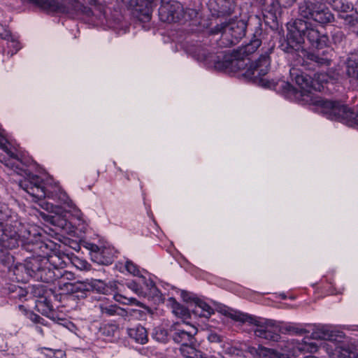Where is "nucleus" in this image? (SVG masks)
Segmentation results:
<instances>
[{"label": "nucleus", "instance_id": "19", "mask_svg": "<svg viewBox=\"0 0 358 358\" xmlns=\"http://www.w3.org/2000/svg\"><path fill=\"white\" fill-rule=\"evenodd\" d=\"M42 287H38V299L36 301V307L39 312L42 314L49 316L53 310V306L50 301V299L47 296L40 295L41 289Z\"/></svg>", "mask_w": 358, "mask_h": 358}, {"label": "nucleus", "instance_id": "22", "mask_svg": "<svg viewBox=\"0 0 358 358\" xmlns=\"http://www.w3.org/2000/svg\"><path fill=\"white\" fill-rule=\"evenodd\" d=\"M145 10H140L141 13H138L137 17L141 21H149L151 19V15L153 9L156 7V0H145Z\"/></svg>", "mask_w": 358, "mask_h": 358}, {"label": "nucleus", "instance_id": "15", "mask_svg": "<svg viewBox=\"0 0 358 358\" xmlns=\"http://www.w3.org/2000/svg\"><path fill=\"white\" fill-rule=\"evenodd\" d=\"M208 6L210 12L217 16L231 13L233 10L230 0H209Z\"/></svg>", "mask_w": 358, "mask_h": 358}, {"label": "nucleus", "instance_id": "42", "mask_svg": "<svg viewBox=\"0 0 358 358\" xmlns=\"http://www.w3.org/2000/svg\"><path fill=\"white\" fill-rule=\"evenodd\" d=\"M181 296L185 301H187V302L192 301L193 302L194 298H191V296H189L188 293H187L186 292H182Z\"/></svg>", "mask_w": 358, "mask_h": 358}, {"label": "nucleus", "instance_id": "48", "mask_svg": "<svg viewBox=\"0 0 358 358\" xmlns=\"http://www.w3.org/2000/svg\"><path fill=\"white\" fill-rule=\"evenodd\" d=\"M20 292H24V290H22V289H20ZM20 296H26V294L22 293V294H20Z\"/></svg>", "mask_w": 358, "mask_h": 358}, {"label": "nucleus", "instance_id": "23", "mask_svg": "<svg viewBox=\"0 0 358 358\" xmlns=\"http://www.w3.org/2000/svg\"><path fill=\"white\" fill-rule=\"evenodd\" d=\"M331 4L334 10L341 13V14H345L354 8L352 3L348 0H333Z\"/></svg>", "mask_w": 358, "mask_h": 358}, {"label": "nucleus", "instance_id": "27", "mask_svg": "<svg viewBox=\"0 0 358 358\" xmlns=\"http://www.w3.org/2000/svg\"><path fill=\"white\" fill-rule=\"evenodd\" d=\"M114 299L116 301L124 305H135L141 308H144L143 303L133 297H127L122 294H115Z\"/></svg>", "mask_w": 358, "mask_h": 358}, {"label": "nucleus", "instance_id": "12", "mask_svg": "<svg viewBox=\"0 0 358 358\" xmlns=\"http://www.w3.org/2000/svg\"><path fill=\"white\" fill-rule=\"evenodd\" d=\"M54 3L50 4L52 8H41L48 13H66L71 15H75L81 10L82 5L78 0H65L64 3H59L57 0H53Z\"/></svg>", "mask_w": 358, "mask_h": 358}, {"label": "nucleus", "instance_id": "2", "mask_svg": "<svg viewBox=\"0 0 358 358\" xmlns=\"http://www.w3.org/2000/svg\"><path fill=\"white\" fill-rule=\"evenodd\" d=\"M29 250L37 255L28 257L24 264L15 266L13 273L17 280L26 282L29 278H33L47 283L52 282L55 276L52 273L54 266L64 264L59 255L55 252L49 254L52 246L42 241H37Z\"/></svg>", "mask_w": 358, "mask_h": 358}, {"label": "nucleus", "instance_id": "39", "mask_svg": "<svg viewBox=\"0 0 358 358\" xmlns=\"http://www.w3.org/2000/svg\"><path fill=\"white\" fill-rule=\"evenodd\" d=\"M29 319L31 321H32L33 322L36 323V324H44V319L42 318L41 316H39L38 315H36L35 313H31L29 315Z\"/></svg>", "mask_w": 358, "mask_h": 358}, {"label": "nucleus", "instance_id": "44", "mask_svg": "<svg viewBox=\"0 0 358 358\" xmlns=\"http://www.w3.org/2000/svg\"><path fill=\"white\" fill-rule=\"evenodd\" d=\"M315 3L317 4H324L325 3H331V0H314Z\"/></svg>", "mask_w": 358, "mask_h": 358}, {"label": "nucleus", "instance_id": "9", "mask_svg": "<svg viewBox=\"0 0 358 358\" xmlns=\"http://www.w3.org/2000/svg\"><path fill=\"white\" fill-rule=\"evenodd\" d=\"M246 24L242 20L222 23L212 28L213 34H222V44L229 46L236 44L245 34Z\"/></svg>", "mask_w": 358, "mask_h": 358}, {"label": "nucleus", "instance_id": "18", "mask_svg": "<svg viewBox=\"0 0 358 358\" xmlns=\"http://www.w3.org/2000/svg\"><path fill=\"white\" fill-rule=\"evenodd\" d=\"M129 336L136 343L145 344L148 342V332L145 327L141 325H136L127 330Z\"/></svg>", "mask_w": 358, "mask_h": 358}, {"label": "nucleus", "instance_id": "40", "mask_svg": "<svg viewBox=\"0 0 358 358\" xmlns=\"http://www.w3.org/2000/svg\"><path fill=\"white\" fill-rule=\"evenodd\" d=\"M1 148L5 151L11 158L18 159V157L16 154L13 152L10 149H8V146L5 144L0 143Z\"/></svg>", "mask_w": 358, "mask_h": 358}, {"label": "nucleus", "instance_id": "3", "mask_svg": "<svg viewBox=\"0 0 358 358\" xmlns=\"http://www.w3.org/2000/svg\"><path fill=\"white\" fill-rule=\"evenodd\" d=\"M290 71L292 76L295 75L294 81L301 90L303 100L314 108L313 110L325 115L328 119L340 121H347L358 125V114H355L348 106L340 102L322 99L311 92L312 89H316L313 85L311 78L305 74Z\"/></svg>", "mask_w": 358, "mask_h": 358}, {"label": "nucleus", "instance_id": "46", "mask_svg": "<svg viewBox=\"0 0 358 358\" xmlns=\"http://www.w3.org/2000/svg\"><path fill=\"white\" fill-rule=\"evenodd\" d=\"M96 3V0H89V3L91 5H95Z\"/></svg>", "mask_w": 358, "mask_h": 358}, {"label": "nucleus", "instance_id": "37", "mask_svg": "<svg viewBox=\"0 0 358 358\" xmlns=\"http://www.w3.org/2000/svg\"><path fill=\"white\" fill-rule=\"evenodd\" d=\"M308 57L310 60L314 61L319 65L328 66L330 64V61L327 58L320 57L319 55H309Z\"/></svg>", "mask_w": 358, "mask_h": 358}, {"label": "nucleus", "instance_id": "32", "mask_svg": "<svg viewBox=\"0 0 358 358\" xmlns=\"http://www.w3.org/2000/svg\"><path fill=\"white\" fill-rule=\"evenodd\" d=\"M40 8H53L50 4L54 3L53 0H27Z\"/></svg>", "mask_w": 358, "mask_h": 358}, {"label": "nucleus", "instance_id": "4", "mask_svg": "<svg viewBox=\"0 0 358 358\" xmlns=\"http://www.w3.org/2000/svg\"><path fill=\"white\" fill-rule=\"evenodd\" d=\"M19 185L34 199L41 200L48 197L64 205L69 210H77L74 202L61 187L55 185L52 189H47L43 186L41 178L36 175L28 176L20 182Z\"/></svg>", "mask_w": 358, "mask_h": 358}, {"label": "nucleus", "instance_id": "25", "mask_svg": "<svg viewBox=\"0 0 358 358\" xmlns=\"http://www.w3.org/2000/svg\"><path fill=\"white\" fill-rule=\"evenodd\" d=\"M172 311L176 316L187 319L189 317V312L187 308L178 303L175 299H171Z\"/></svg>", "mask_w": 358, "mask_h": 358}, {"label": "nucleus", "instance_id": "29", "mask_svg": "<svg viewBox=\"0 0 358 358\" xmlns=\"http://www.w3.org/2000/svg\"><path fill=\"white\" fill-rule=\"evenodd\" d=\"M117 331L118 327L115 324H107L100 329L101 334L108 338L115 336V334Z\"/></svg>", "mask_w": 358, "mask_h": 358}, {"label": "nucleus", "instance_id": "17", "mask_svg": "<svg viewBox=\"0 0 358 358\" xmlns=\"http://www.w3.org/2000/svg\"><path fill=\"white\" fill-rule=\"evenodd\" d=\"M99 308L102 315L108 317L114 315L124 316L127 313L124 309L113 303L102 302L99 304Z\"/></svg>", "mask_w": 358, "mask_h": 358}, {"label": "nucleus", "instance_id": "21", "mask_svg": "<svg viewBox=\"0 0 358 358\" xmlns=\"http://www.w3.org/2000/svg\"><path fill=\"white\" fill-rule=\"evenodd\" d=\"M346 73L350 78L358 79V54H351L348 57Z\"/></svg>", "mask_w": 358, "mask_h": 358}, {"label": "nucleus", "instance_id": "5", "mask_svg": "<svg viewBox=\"0 0 358 358\" xmlns=\"http://www.w3.org/2000/svg\"><path fill=\"white\" fill-rule=\"evenodd\" d=\"M59 255L64 264L61 266H54L52 273L55 276L50 283L56 282L63 294H75L77 297H85L90 292L88 280L71 282V281L75 278L74 273L64 269L69 259L65 255Z\"/></svg>", "mask_w": 358, "mask_h": 358}, {"label": "nucleus", "instance_id": "30", "mask_svg": "<svg viewBox=\"0 0 358 358\" xmlns=\"http://www.w3.org/2000/svg\"><path fill=\"white\" fill-rule=\"evenodd\" d=\"M338 17L343 20L344 24L350 27H355L358 24V17L356 15L339 14Z\"/></svg>", "mask_w": 358, "mask_h": 358}, {"label": "nucleus", "instance_id": "26", "mask_svg": "<svg viewBox=\"0 0 358 358\" xmlns=\"http://www.w3.org/2000/svg\"><path fill=\"white\" fill-rule=\"evenodd\" d=\"M88 283L90 286L89 288L90 292L95 291L102 294H106L108 292V287L106 284L101 280L92 279L88 280Z\"/></svg>", "mask_w": 358, "mask_h": 358}, {"label": "nucleus", "instance_id": "20", "mask_svg": "<svg viewBox=\"0 0 358 358\" xmlns=\"http://www.w3.org/2000/svg\"><path fill=\"white\" fill-rule=\"evenodd\" d=\"M43 217L47 222L60 229H65L68 227L69 222L63 215L57 213L55 215L43 214Z\"/></svg>", "mask_w": 358, "mask_h": 358}, {"label": "nucleus", "instance_id": "10", "mask_svg": "<svg viewBox=\"0 0 358 358\" xmlns=\"http://www.w3.org/2000/svg\"><path fill=\"white\" fill-rule=\"evenodd\" d=\"M301 17L306 19H313L320 24H327L334 21V15L324 4L311 3L304 2L299 8Z\"/></svg>", "mask_w": 358, "mask_h": 358}, {"label": "nucleus", "instance_id": "13", "mask_svg": "<svg viewBox=\"0 0 358 358\" xmlns=\"http://www.w3.org/2000/svg\"><path fill=\"white\" fill-rule=\"evenodd\" d=\"M0 245L6 250H12L19 245V235L10 226L0 222Z\"/></svg>", "mask_w": 358, "mask_h": 358}, {"label": "nucleus", "instance_id": "11", "mask_svg": "<svg viewBox=\"0 0 358 358\" xmlns=\"http://www.w3.org/2000/svg\"><path fill=\"white\" fill-rule=\"evenodd\" d=\"M185 13L182 4L174 0L162 1L159 8V17L162 22L171 23L185 18Z\"/></svg>", "mask_w": 358, "mask_h": 358}, {"label": "nucleus", "instance_id": "45", "mask_svg": "<svg viewBox=\"0 0 358 358\" xmlns=\"http://www.w3.org/2000/svg\"><path fill=\"white\" fill-rule=\"evenodd\" d=\"M210 339L211 341H220L219 336L217 334H212L210 336Z\"/></svg>", "mask_w": 358, "mask_h": 358}, {"label": "nucleus", "instance_id": "24", "mask_svg": "<svg viewBox=\"0 0 358 358\" xmlns=\"http://www.w3.org/2000/svg\"><path fill=\"white\" fill-rule=\"evenodd\" d=\"M90 250L94 253V257L96 259V262L101 264H109L112 260L110 257H105L101 256L106 252L105 249H101L98 245L92 244L90 248Z\"/></svg>", "mask_w": 358, "mask_h": 358}, {"label": "nucleus", "instance_id": "36", "mask_svg": "<svg viewBox=\"0 0 358 358\" xmlns=\"http://www.w3.org/2000/svg\"><path fill=\"white\" fill-rule=\"evenodd\" d=\"M73 264L80 270H90V265L85 260L76 258L73 259Z\"/></svg>", "mask_w": 358, "mask_h": 358}, {"label": "nucleus", "instance_id": "50", "mask_svg": "<svg viewBox=\"0 0 358 358\" xmlns=\"http://www.w3.org/2000/svg\"><path fill=\"white\" fill-rule=\"evenodd\" d=\"M357 1H358V0H357Z\"/></svg>", "mask_w": 358, "mask_h": 358}, {"label": "nucleus", "instance_id": "7", "mask_svg": "<svg viewBox=\"0 0 358 358\" xmlns=\"http://www.w3.org/2000/svg\"><path fill=\"white\" fill-rule=\"evenodd\" d=\"M236 321L242 322H248L255 325L254 332L256 336L269 341H278L280 338V329L279 325L273 320H257L251 316L236 312L229 310L224 313Z\"/></svg>", "mask_w": 358, "mask_h": 358}, {"label": "nucleus", "instance_id": "43", "mask_svg": "<svg viewBox=\"0 0 358 358\" xmlns=\"http://www.w3.org/2000/svg\"><path fill=\"white\" fill-rule=\"evenodd\" d=\"M281 87L286 88L288 91L292 89V87L287 83L282 82Z\"/></svg>", "mask_w": 358, "mask_h": 358}, {"label": "nucleus", "instance_id": "8", "mask_svg": "<svg viewBox=\"0 0 358 358\" xmlns=\"http://www.w3.org/2000/svg\"><path fill=\"white\" fill-rule=\"evenodd\" d=\"M280 347L282 352L271 349L272 352L268 356L272 358H291L299 356L300 353L316 352L319 348L318 344L315 341L299 342L294 340L283 341L280 344Z\"/></svg>", "mask_w": 358, "mask_h": 358}, {"label": "nucleus", "instance_id": "41", "mask_svg": "<svg viewBox=\"0 0 358 358\" xmlns=\"http://www.w3.org/2000/svg\"><path fill=\"white\" fill-rule=\"evenodd\" d=\"M279 3L284 7H289L294 4L296 0H278Z\"/></svg>", "mask_w": 358, "mask_h": 358}, {"label": "nucleus", "instance_id": "31", "mask_svg": "<svg viewBox=\"0 0 358 358\" xmlns=\"http://www.w3.org/2000/svg\"><path fill=\"white\" fill-rule=\"evenodd\" d=\"M313 338H320L322 340L331 339V334L329 331L325 328L318 329L317 331L313 333Z\"/></svg>", "mask_w": 358, "mask_h": 358}, {"label": "nucleus", "instance_id": "34", "mask_svg": "<svg viewBox=\"0 0 358 358\" xmlns=\"http://www.w3.org/2000/svg\"><path fill=\"white\" fill-rule=\"evenodd\" d=\"M125 268L129 273L135 276H138L141 273L138 266L129 260L126 261Z\"/></svg>", "mask_w": 358, "mask_h": 358}, {"label": "nucleus", "instance_id": "28", "mask_svg": "<svg viewBox=\"0 0 358 358\" xmlns=\"http://www.w3.org/2000/svg\"><path fill=\"white\" fill-rule=\"evenodd\" d=\"M248 352L250 353L254 357H267L269 353L271 352V349L263 347L262 345H258L257 348L255 347H248Z\"/></svg>", "mask_w": 358, "mask_h": 358}, {"label": "nucleus", "instance_id": "38", "mask_svg": "<svg viewBox=\"0 0 358 358\" xmlns=\"http://www.w3.org/2000/svg\"><path fill=\"white\" fill-rule=\"evenodd\" d=\"M286 331L289 332V333H292L293 334H299V335H301L303 334L304 332H306V331L303 329H299L296 327H294V326H292V325H289L288 327H286Z\"/></svg>", "mask_w": 358, "mask_h": 358}, {"label": "nucleus", "instance_id": "16", "mask_svg": "<svg viewBox=\"0 0 358 358\" xmlns=\"http://www.w3.org/2000/svg\"><path fill=\"white\" fill-rule=\"evenodd\" d=\"M193 303L194 307L192 309V312L196 315L208 318L214 313L213 309L201 299L194 298Z\"/></svg>", "mask_w": 358, "mask_h": 358}, {"label": "nucleus", "instance_id": "6", "mask_svg": "<svg viewBox=\"0 0 358 358\" xmlns=\"http://www.w3.org/2000/svg\"><path fill=\"white\" fill-rule=\"evenodd\" d=\"M306 36L311 45L317 49L325 47L328 42V37L322 34L315 27L307 22L298 19L293 24L288 27L287 39L289 42H295L300 44Z\"/></svg>", "mask_w": 358, "mask_h": 358}, {"label": "nucleus", "instance_id": "47", "mask_svg": "<svg viewBox=\"0 0 358 358\" xmlns=\"http://www.w3.org/2000/svg\"><path fill=\"white\" fill-rule=\"evenodd\" d=\"M0 29L3 30V27L1 26H0ZM3 33L0 31V37L1 38H3Z\"/></svg>", "mask_w": 358, "mask_h": 358}, {"label": "nucleus", "instance_id": "33", "mask_svg": "<svg viewBox=\"0 0 358 358\" xmlns=\"http://www.w3.org/2000/svg\"><path fill=\"white\" fill-rule=\"evenodd\" d=\"M127 287L139 296H145V293L141 287L135 281H130L127 283Z\"/></svg>", "mask_w": 358, "mask_h": 358}, {"label": "nucleus", "instance_id": "35", "mask_svg": "<svg viewBox=\"0 0 358 358\" xmlns=\"http://www.w3.org/2000/svg\"><path fill=\"white\" fill-rule=\"evenodd\" d=\"M0 262L6 266H9L13 262V257L9 252L0 253Z\"/></svg>", "mask_w": 358, "mask_h": 358}, {"label": "nucleus", "instance_id": "14", "mask_svg": "<svg viewBox=\"0 0 358 358\" xmlns=\"http://www.w3.org/2000/svg\"><path fill=\"white\" fill-rule=\"evenodd\" d=\"M329 354L330 358H358V350L345 343L336 345Z\"/></svg>", "mask_w": 358, "mask_h": 358}, {"label": "nucleus", "instance_id": "1", "mask_svg": "<svg viewBox=\"0 0 358 358\" xmlns=\"http://www.w3.org/2000/svg\"><path fill=\"white\" fill-rule=\"evenodd\" d=\"M261 43L262 41L259 38H252L249 43L240 48L232 55H223L222 62L215 60L216 67L229 69L232 71L242 70L241 75L246 79L264 87H274L276 85L274 80H269L264 78L269 71L270 59L268 55H261L258 60L252 62L249 66L245 62V57L254 53Z\"/></svg>", "mask_w": 358, "mask_h": 358}, {"label": "nucleus", "instance_id": "49", "mask_svg": "<svg viewBox=\"0 0 358 358\" xmlns=\"http://www.w3.org/2000/svg\"><path fill=\"white\" fill-rule=\"evenodd\" d=\"M306 358H317V357H315V356H308V357H307Z\"/></svg>", "mask_w": 358, "mask_h": 358}]
</instances>
